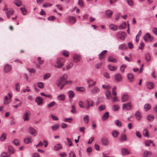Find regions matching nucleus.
Here are the masks:
<instances>
[{
  "instance_id": "obj_12",
  "label": "nucleus",
  "mask_w": 157,
  "mask_h": 157,
  "mask_svg": "<svg viewBox=\"0 0 157 157\" xmlns=\"http://www.w3.org/2000/svg\"><path fill=\"white\" fill-rule=\"evenodd\" d=\"M123 108L126 110H130L132 108V105L130 103L128 102L123 105Z\"/></svg>"
},
{
  "instance_id": "obj_22",
  "label": "nucleus",
  "mask_w": 157,
  "mask_h": 157,
  "mask_svg": "<svg viewBox=\"0 0 157 157\" xmlns=\"http://www.w3.org/2000/svg\"><path fill=\"white\" fill-rule=\"evenodd\" d=\"M62 145L60 144H58L55 145L54 147V149L56 151H58L62 149Z\"/></svg>"
},
{
  "instance_id": "obj_31",
  "label": "nucleus",
  "mask_w": 157,
  "mask_h": 157,
  "mask_svg": "<svg viewBox=\"0 0 157 157\" xmlns=\"http://www.w3.org/2000/svg\"><path fill=\"white\" fill-rule=\"evenodd\" d=\"M121 151L122 154L123 155H126L130 153V152L126 148L122 149Z\"/></svg>"
},
{
  "instance_id": "obj_19",
  "label": "nucleus",
  "mask_w": 157,
  "mask_h": 157,
  "mask_svg": "<svg viewBox=\"0 0 157 157\" xmlns=\"http://www.w3.org/2000/svg\"><path fill=\"white\" fill-rule=\"evenodd\" d=\"M36 101L38 105H41L42 104L43 99L41 98L38 97L36 98Z\"/></svg>"
},
{
  "instance_id": "obj_57",
  "label": "nucleus",
  "mask_w": 157,
  "mask_h": 157,
  "mask_svg": "<svg viewBox=\"0 0 157 157\" xmlns=\"http://www.w3.org/2000/svg\"><path fill=\"white\" fill-rule=\"evenodd\" d=\"M37 86L40 88L42 89L44 87L43 83L42 82H38L37 84Z\"/></svg>"
},
{
  "instance_id": "obj_27",
  "label": "nucleus",
  "mask_w": 157,
  "mask_h": 157,
  "mask_svg": "<svg viewBox=\"0 0 157 157\" xmlns=\"http://www.w3.org/2000/svg\"><path fill=\"white\" fill-rule=\"evenodd\" d=\"M129 99V97L127 94H124L122 97V102H125L127 101Z\"/></svg>"
},
{
  "instance_id": "obj_25",
  "label": "nucleus",
  "mask_w": 157,
  "mask_h": 157,
  "mask_svg": "<svg viewBox=\"0 0 157 157\" xmlns=\"http://www.w3.org/2000/svg\"><path fill=\"white\" fill-rule=\"evenodd\" d=\"M154 118V116L152 114H149L147 115V119L148 121L150 122L152 121Z\"/></svg>"
},
{
  "instance_id": "obj_23",
  "label": "nucleus",
  "mask_w": 157,
  "mask_h": 157,
  "mask_svg": "<svg viewBox=\"0 0 157 157\" xmlns=\"http://www.w3.org/2000/svg\"><path fill=\"white\" fill-rule=\"evenodd\" d=\"M10 102V99L7 96H6L5 97L3 101V104L5 105H6L9 104Z\"/></svg>"
},
{
  "instance_id": "obj_40",
  "label": "nucleus",
  "mask_w": 157,
  "mask_h": 157,
  "mask_svg": "<svg viewBox=\"0 0 157 157\" xmlns=\"http://www.w3.org/2000/svg\"><path fill=\"white\" fill-rule=\"evenodd\" d=\"M109 28L113 30L116 31L117 30V26L113 24L110 25Z\"/></svg>"
},
{
  "instance_id": "obj_48",
  "label": "nucleus",
  "mask_w": 157,
  "mask_h": 157,
  "mask_svg": "<svg viewBox=\"0 0 157 157\" xmlns=\"http://www.w3.org/2000/svg\"><path fill=\"white\" fill-rule=\"evenodd\" d=\"M13 143L16 146H18L20 144V142L19 140L17 139H14L13 141Z\"/></svg>"
},
{
  "instance_id": "obj_4",
  "label": "nucleus",
  "mask_w": 157,
  "mask_h": 157,
  "mask_svg": "<svg viewBox=\"0 0 157 157\" xmlns=\"http://www.w3.org/2000/svg\"><path fill=\"white\" fill-rule=\"evenodd\" d=\"M85 103L86 105L85 106V108L88 110L89 109L90 107L93 106L94 105L93 101L89 99L86 100Z\"/></svg>"
},
{
  "instance_id": "obj_44",
  "label": "nucleus",
  "mask_w": 157,
  "mask_h": 157,
  "mask_svg": "<svg viewBox=\"0 0 157 157\" xmlns=\"http://www.w3.org/2000/svg\"><path fill=\"white\" fill-rule=\"evenodd\" d=\"M143 134L145 136H149V132L147 129H144L143 131Z\"/></svg>"
},
{
  "instance_id": "obj_6",
  "label": "nucleus",
  "mask_w": 157,
  "mask_h": 157,
  "mask_svg": "<svg viewBox=\"0 0 157 157\" xmlns=\"http://www.w3.org/2000/svg\"><path fill=\"white\" fill-rule=\"evenodd\" d=\"M81 58L80 55L78 54H75L73 56V61L75 63H77L79 62Z\"/></svg>"
},
{
  "instance_id": "obj_17",
  "label": "nucleus",
  "mask_w": 157,
  "mask_h": 157,
  "mask_svg": "<svg viewBox=\"0 0 157 157\" xmlns=\"http://www.w3.org/2000/svg\"><path fill=\"white\" fill-rule=\"evenodd\" d=\"M11 66L8 64H6L4 67V71L5 72H8L11 70Z\"/></svg>"
},
{
  "instance_id": "obj_7",
  "label": "nucleus",
  "mask_w": 157,
  "mask_h": 157,
  "mask_svg": "<svg viewBox=\"0 0 157 157\" xmlns=\"http://www.w3.org/2000/svg\"><path fill=\"white\" fill-rule=\"evenodd\" d=\"M144 39L146 42L151 41L152 40L153 38L148 33H147L144 36Z\"/></svg>"
},
{
  "instance_id": "obj_38",
  "label": "nucleus",
  "mask_w": 157,
  "mask_h": 157,
  "mask_svg": "<svg viewBox=\"0 0 157 157\" xmlns=\"http://www.w3.org/2000/svg\"><path fill=\"white\" fill-rule=\"evenodd\" d=\"M126 48V45L125 44H121L119 46V49L122 50L125 49Z\"/></svg>"
},
{
  "instance_id": "obj_35",
  "label": "nucleus",
  "mask_w": 157,
  "mask_h": 157,
  "mask_svg": "<svg viewBox=\"0 0 157 157\" xmlns=\"http://www.w3.org/2000/svg\"><path fill=\"white\" fill-rule=\"evenodd\" d=\"M108 60L109 62L113 63H115L117 61V60L115 58L111 56L109 57L108 58Z\"/></svg>"
},
{
  "instance_id": "obj_47",
  "label": "nucleus",
  "mask_w": 157,
  "mask_h": 157,
  "mask_svg": "<svg viewBox=\"0 0 157 157\" xmlns=\"http://www.w3.org/2000/svg\"><path fill=\"white\" fill-rule=\"evenodd\" d=\"M144 108L146 111H147L151 108V106L149 104H146L144 106Z\"/></svg>"
},
{
  "instance_id": "obj_53",
  "label": "nucleus",
  "mask_w": 157,
  "mask_h": 157,
  "mask_svg": "<svg viewBox=\"0 0 157 157\" xmlns=\"http://www.w3.org/2000/svg\"><path fill=\"white\" fill-rule=\"evenodd\" d=\"M153 143V141L150 140H146L145 142V144L146 146H149L150 144Z\"/></svg>"
},
{
  "instance_id": "obj_5",
  "label": "nucleus",
  "mask_w": 157,
  "mask_h": 157,
  "mask_svg": "<svg viewBox=\"0 0 157 157\" xmlns=\"http://www.w3.org/2000/svg\"><path fill=\"white\" fill-rule=\"evenodd\" d=\"M127 35L124 32L120 31L118 32L117 34V36L118 38L121 40H124L126 37Z\"/></svg>"
},
{
  "instance_id": "obj_59",
  "label": "nucleus",
  "mask_w": 157,
  "mask_h": 157,
  "mask_svg": "<svg viewBox=\"0 0 157 157\" xmlns=\"http://www.w3.org/2000/svg\"><path fill=\"white\" fill-rule=\"evenodd\" d=\"M106 108V106L104 105H101L99 106V109L101 111L104 110Z\"/></svg>"
},
{
  "instance_id": "obj_15",
  "label": "nucleus",
  "mask_w": 157,
  "mask_h": 157,
  "mask_svg": "<svg viewBox=\"0 0 157 157\" xmlns=\"http://www.w3.org/2000/svg\"><path fill=\"white\" fill-rule=\"evenodd\" d=\"M107 52V50H104L99 55V58L100 60H101L102 59L105 58V55Z\"/></svg>"
},
{
  "instance_id": "obj_39",
  "label": "nucleus",
  "mask_w": 157,
  "mask_h": 157,
  "mask_svg": "<svg viewBox=\"0 0 157 157\" xmlns=\"http://www.w3.org/2000/svg\"><path fill=\"white\" fill-rule=\"evenodd\" d=\"M113 14V12L110 10H107L106 12V16L108 17H110Z\"/></svg>"
},
{
  "instance_id": "obj_20",
  "label": "nucleus",
  "mask_w": 157,
  "mask_h": 157,
  "mask_svg": "<svg viewBox=\"0 0 157 157\" xmlns=\"http://www.w3.org/2000/svg\"><path fill=\"white\" fill-rule=\"evenodd\" d=\"M135 116L138 120H140L142 117V116L140 113L139 111H137L135 113Z\"/></svg>"
},
{
  "instance_id": "obj_11",
  "label": "nucleus",
  "mask_w": 157,
  "mask_h": 157,
  "mask_svg": "<svg viewBox=\"0 0 157 157\" xmlns=\"http://www.w3.org/2000/svg\"><path fill=\"white\" fill-rule=\"evenodd\" d=\"M30 114V112L29 111H26L24 114L23 118L24 121H28L29 120V116Z\"/></svg>"
},
{
  "instance_id": "obj_24",
  "label": "nucleus",
  "mask_w": 157,
  "mask_h": 157,
  "mask_svg": "<svg viewBox=\"0 0 157 157\" xmlns=\"http://www.w3.org/2000/svg\"><path fill=\"white\" fill-rule=\"evenodd\" d=\"M109 113L108 112H105L102 116V119L103 121L106 120L109 117Z\"/></svg>"
},
{
  "instance_id": "obj_13",
  "label": "nucleus",
  "mask_w": 157,
  "mask_h": 157,
  "mask_svg": "<svg viewBox=\"0 0 157 157\" xmlns=\"http://www.w3.org/2000/svg\"><path fill=\"white\" fill-rule=\"evenodd\" d=\"M13 10L12 8H10L6 12V14L8 18H10V15H13Z\"/></svg>"
},
{
  "instance_id": "obj_9",
  "label": "nucleus",
  "mask_w": 157,
  "mask_h": 157,
  "mask_svg": "<svg viewBox=\"0 0 157 157\" xmlns=\"http://www.w3.org/2000/svg\"><path fill=\"white\" fill-rule=\"evenodd\" d=\"M29 132L30 134L33 135L34 136H36L37 134V132L36 130L32 127H30L29 128Z\"/></svg>"
},
{
  "instance_id": "obj_63",
  "label": "nucleus",
  "mask_w": 157,
  "mask_h": 157,
  "mask_svg": "<svg viewBox=\"0 0 157 157\" xmlns=\"http://www.w3.org/2000/svg\"><path fill=\"white\" fill-rule=\"evenodd\" d=\"M52 6V4H50L48 3H44L43 5V6L44 7H47L48 6Z\"/></svg>"
},
{
  "instance_id": "obj_55",
  "label": "nucleus",
  "mask_w": 157,
  "mask_h": 157,
  "mask_svg": "<svg viewBox=\"0 0 157 157\" xmlns=\"http://www.w3.org/2000/svg\"><path fill=\"white\" fill-rule=\"evenodd\" d=\"M126 67L125 65L123 64L121 65L120 67V70L122 73H123L124 71L125 68Z\"/></svg>"
},
{
  "instance_id": "obj_16",
  "label": "nucleus",
  "mask_w": 157,
  "mask_h": 157,
  "mask_svg": "<svg viewBox=\"0 0 157 157\" xmlns=\"http://www.w3.org/2000/svg\"><path fill=\"white\" fill-rule=\"evenodd\" d=\"M67 20L71 24H74L76 21L75 17L71 16L69 17Z\"/></svg>"
},
{
  "instance_id": "obj_41",
  "label": "nucleus",
  "mask_w": 157,
  "mask_h": 157,
  "mask_svg": "<svg viewBox=\"0 0 157 157\" xmlns=\"http://www.w3.org/2000/svg\"><path fill=\"white\" fill-rule=\"evenodd\" d=\"M58 99L59 100L64 101L65 100V96L64 94H61L58 96Z\"/></svg>"
},
{
  "instance_id": "obj_30",
  "label": "nucleus",
  "mask_w": 157,
  "mask_h": 157,
  "mask_svg": "<svg viewBox=\"0 0 157 157\" xmlns=\"http://www.w3.org/2000/svg\"><path fill=\"white\" fill-rule=\"evenodd\" d=\"M68 95L70 98H73L74 97L75 94L74 92L71 90L69 91L67 93Z\"/></svg>"
},
{
  "instance_id": "obj_56",
  "label": "nucleus",
  "mask_w": 157,
  "mask_h": 157,
  "mask_svg": "<svg viewBox=\"0 0 157 157\" xmlns=\"http://www.w3.org/2000/svg\"><path fill=\"white\" fill-rule=\"evenodd\" d=\"M20 10L23 14L25 15L26 14L27 11L25 8L21 7L20 8Z\"/></svg>"
},
{
  "instance_id": "obj_29",
  "label": "nucleus",
  "mask_w": 157,
  "mask_h": 157,
  "mask_svg": "<svg viewBox=\"0 0 157 157\" xmlns=\"http://www.w3.org/2000/svg\"><path fill=\"white\" fill-rule=\"evenodd\" d=\"M147 86L148 88L151 89L154 88V84L152 82H149L147 83Z\"/></svg>"
},
{
  "instance_id": "obj_45",
  "label": "nucleus",
  "mask_w": 157,
  "mask_h": 157,
  "mask_svg": "<svg viewBox=\"0 0 157 157\" xmlns=\"http://www.w3.org/2000/svg\"><path fill=\"white\" fill-rule=\"evenodd\" d=\"M83 120L84 122L86 124L88 123L89 120V117L88 115L85 116L83 118Z\"/></svg>"
},
{
  "instance_id": "obj_26",
  "label": "nucleus",
  "mask_w": 157,
  "mask_h": 157,
  "mask_svg": "<svg viewBox=\"0 0 157 157\" xmlns=\"http://www.w3.org/2000/svg\"><path fill=\"white\" fill-rule=\"evenodd\" d=\"M151 154V152L146 151H144L143 154V157H149Z\"/></svg>"
},
{
  "instance_id": "obj_8",
  "label": "nucleus",
  "mask_w": 157,
  "mask_h": 157,
  "mask_svg": "<svg viewBox=\"0 0 157 157\" xmlns=\"http://www.w3.org/2000/svg\"><path fill=\"white\" fill-rule=\"evenodd\" d=\"M114 78L116 81L118 82H120L122 80V76L119 73H117L115 75Z\"/></svg>"
},
{
  "instance_id": "obj_62",
  "label": "nucleus",
  "mask_w": 157,
  "mask_h": 157,
  "mask_svg": "<svg viewBox=\"0 0 157 157\" xmlns=\"http://www.w3.org/2000/svg\"><path fill=\"white\" fill-rule=\"evenodd\" d=\"M128 4L130 6H132L133 5V2L132 0H126Z\"/></svg>"
},
{
  "instance_id": "obj_14",
  "label": "nucleus",
  "mask_w": 157,
  "mask_h": 157,
  "mask_svg": "<svg viewBox=\"0 0 157 157\" xmlns=\"http://www.w3.org/2000/svg\"><path fill=\"white\" fill-rule=\"evenodd\" d=\"M87 83L89 84L88 86L90 88L95 85L96 81H94L92 79H89L87 81Z\"/></svg>"
},
{
  "instance_id": "obj_52",
  "label": "nucleus",
  "mask_w": 157,
  "mask_h": 157,
  "mask_svg": "<svg viewBox=\"0 0 157 157\" xmlns=\"http://www.w3.org/2000/svg\"><path fill=\"white\" fill-rule=\"evenodd\" d=\"M115 124L118 127H121L122 126L121 122L118 120H116L115 121Z\"/></svg>"
},
{
  "instance_id": "obj_60",
  "label": "nucleus",
  "mask_w": 157,
  "mask_h": 157,
  "mask_svg": "<svg viewBox=\"0 0 157 157\" xmlns=\"http://www.w3.org/2000/svg\"><path fill=\"white\" fill-rule=\"evenodd\" d=\"M102 65V63H99L95 65V67L97 69L100 68Z\"/></svg>"
},
{
  "instance_id": "obj_28",
  "label": "nucleus",
  "mask_w": 157,
  "mask_h": 157,
  "mask_svg": "<svg viewBox=\"0 0 157 157\" xmlns=\"http://www.w3.org/2000/svg\"><path fill=\"white\" fill-rule=\"evenodd\" d=\"M24 142L26 144H28L32 142V138L29 137L24 139Z\"/></svg>"
},
{
  "instance_id": "obj_2",
  "label": "nucleus",
  "mask_w": 157,
  "mask_h": 157,
  "mask_svg": "<svg viewBox=\"0 0 157 157\" xmlns=\"http://www.w3.org/2000/svg\"><path fill=\"white\" fill-rule=\"evenodd\" d=\"M65 61V60L64 59L61 58H59L55 64L54 66L57 68H61L63 66Z\"/></svg>"
},
{
  "instance_id": "obj_43",
  "label": "nucleus",
  "mask_w": 157,
  "mask_h": 157,
  "mask_svg": "<svg viewBox=\"0 0 157 157\" xmlns=\"http://www.w3.org/2000/svg\"><path fill=\"white\" fill-rule=\"evenodd\" d=\"M127 24L126 23H124L122 24L119 27V29L121 30L125 29L126 28Z\"/></svg>"
},
{
  "instance_id": "obj_50",
  "label": "nucleus",
  "mask_w": 157,
  "mask_h": 157,
  "mask_svg": "<svg viewBox=\"0 0 157 157\" xmlns=\"http://www.w3.org/2000/svg\"><path fill=\"white\" fill-rule=\"evenodd\" d=\"M150 56L149 53L146 54L145 55V58L146 61L148 62L150 60Z\"/></svg>"
},
{
  "instance_id": "obj_49",
  "label": "nucleus",
  "mask_w": 157,
  "mask_h": 157,
  "mask_svg": "<svg viewBox=\"0 0 157 157\" xmlns=\"http://www.w3.org/2000/svg\"><path fill=\"white\" fill-rule=\"evenodd\" d=\"M119 108V107L118 105H114L113 106V109L114 111H117Z\"/></svg>"
},
{
  "instance_id": "obj_18",
  "label": "nucleus",
  "mask_w": 157,
  "mask_h": 157,
  "mask_svg": "<svg viewBox=\"0 0 157 157\" xmlns=\"http://www.w3.org/2000/svg\"><path fill=\"white\" fill-rule=\"evenodd\" d=\"M119 140L121 142H125L127 140L126 135L124 134H121Z\"/></svg>"
},
{
  "instance_id": "obj_33",
  "label": "nucleus",
  "mask_w": 157,
  "mask_h": 157,
  "mask_svg": "<svg viewBox=\"0 0 157 157\" xmlns=\"http://www.w3.org/2000/svg\"><path fill=\"white\" fill-rule=\"evenodd\" d=\"M59 127V124H54V125L52 126V128L53 131H55L58 129Z\"/></svg>"
},
{
  "instance_id": "obj_1",
  "label": "nucleus",
  "mask_w": 157,
  "mask_h": 157,
  "mask_svg": "<svg viewBox=\"0 0 157 157\" xmlns=\"http://www.w3.org/2000/svg\"><path fill=\"white\" fill-rule=\"evenodd\" d=\"M116 89V87H114L112 89V94L114 96V97H112V96L110 91L108 90L106 91L105 92L106 96L107 98L109 99H113V102H115L118 101L117 97L116 96L117 94L115 91Z\"/></svg>"
},
{
  "instance_id": "obj_34",
  "label": "nucleus",
  "mask_w": 157,
  "mask_h": 157,
  "mask_svg": "<svg viewBox=\"0 0 157 157\" xmlns=\"http://www.w3.org/2000/svg\"><path fill=\"white\" fill-rule=\"evenodd\" d=\"M8 151L10 154H13L14 153V151L13 147L10 146H8Z\"/></svg>"
},
{
  "instance_id": "obj_46",
  "label": "nucleus",
  "mask_w": 157,
  "mask_h": 157,
  "mask_svg": "<svg viewBox=\"0 0 157 157\" xmlns=\"http://www.w3.org/2000/svg\"><path fill=\"white\" fill-rule=\"evenodd\" d=\"M56 104V102L54 101H53L48 104L47 105L48 108H50L52 106H54Z\"/></svg>"
},
{
  "instance_id": "obj_32",
  "label": "nucleus",
  "mask_w": 157,
  "mask_h": 157,
  "mask_svg": "<svg viewBox=\"0 0 157 157\" xmlns=\"http://www.w3.org/2000/svg\"><path fill=\"white\" fill-rule=\"evenodd\" d=\"M128 78L129 81L130 82H132L134 79V76L133 74H129L127 76Z\"/></svg>"
},
{
  "instance_id": "obj_51",
  "label": "nucleus",
  "mask_w": 157,
  "mask_h": 157,
  "mask_svg": "<svg viewBox=\"0 0 157 157\" xmlns=\"http://www.w3.org/2000/svg\"><path fill=\"white\" fill-rule=\"evenodd\" d=\"M119 134V132L117 131H114L112 133V135L115 137H117Z\"/></svg>"
},
{
  "instance_id": "obj_64",
  "label": "nucleus",
  "mask_w": 157,
  "mask_h": 157,
  "mask_svg": "<svg viewBox=\"0 0 157 157\" xmlns=\"http://www.w3.org/2000/svg\"><path fill=\"white\" fill-rule=\"evenodd\" d=\"M62 54L65 56L68 57L69 55V52L67 51H65L63 52Z\"/></svg>"
},
{
  "instance_id": "obj_36",
  "label": "nucleus",
  "mask_w": 157,
  "mask_h": 157,
  "mask_svg": "<svg viewBox=\"0 0 157 157\" xmlns=\"http://www.w3.org/2000/svg\"><path fill=\"white\" fill-rule=\"evenodd\" d=\"M100 91V89L97 87H95L93 90H91V93L93 94L97 93Z\"/></svg>"
},
{
  "instance_id": "obj_37",
  "label": "nucleus",
  "mask_w": 157,
  "mask_h": 157,
  "mask_svg": "<svg viewBox=\"0 0 157 157\" xmlns=\"http://www.w3.org/2000/svg\"><path fill=\"white\" fill-rule=\"evenodd\" d=\"M6 134L5 132L3 133L0 137V139L1 141H3L6 138Z\"/></svg>"
},
{
  "instance_id": "obj_61",
  "label": "nucleus",
  "mask_w": 157,
  "mask_h": 157,
  "mask_svg": "<svg viewBox=\"0 0 157 157\" xmlns=\"http://www.w3.org/2000/svg\"><path fill=\"white\" fill-rule=\"evenodd\" d=\"M69 157H76L75 153L73 151H71L69 154Z\"/></svg>"
},
{
  "instance_id": "obj_10",
  "label": "nucleus",
  "mask_w": 157,
  "mask_h": 157,
  "mask_svg": "<svg viewBox=\"0 0 157 157\" xmlns=\"http://www.w3.org/2000/svg\"><path fill=\"white\" fill-rule=\"evenodd\" d=\"M101 141L102 144L105 146H108L109 144V141L106 137L102 138Z\"/></svg>"
},
{
  "instance_id": "obj_58",
  "label": "nucleus",
  "mask_w": 157,
  "mask_h": 157,
  "mask_svg": "<svg viewBox=\"0 0 157 157\" xmlns=\"http://www.w3.org/2000/svg\"><path fill=\"white\" fill-rule=\"evenodd\" d=\"M15 89L17 91H19L20 88V84L19 83H17L15 84Z\"/></svg>"
},
{
  "instance_id": "obj_42",
  "label": "nucleus",
  "mask_w": 157,
  "mask_h": 157,
  "mask_svg": "<svg viewBox=\"0 0 157 157\" xmlns=\"http://www.w3.org/2000/svg\"><path fill=\"white\" fill-rule=\"evenodd\" d=\"M14 3L17 6H20L21 5V1L18 0L14 1Z\"/></svg>"
},
{
  "instance_id": "obj_54",
  "label": "nucleus",
  "mask_w": 157,
  "mask_h": 157,
  "mask_svg": "<svg viewBox=\"0 0 157 157\" xmlns=\"http://www.w3.org/2000/svg\"><path fill=\"white\" fill-rule=\"evenodd\" d=\"M76 90L78 91L83 92L85 91V89L84 87H78L76 88Z\"/></svg>"
},
{
  "instance_id": "obj_21",
  "label": "nucleus",
  "mask_w": 157,
  "mask_h": 157,
  "mask_svg": "<svg viewBox=\"0 0 157 157\" xmlns=\"http://www.w3.org/2000/svg\"><path fill=\"white\" fill-rule=\"evenodd\" d=\"M108 69L111 71H114L117 70V68L116 67L113 66L110 64H109L108 66Z\"/></svg>"
},
{
  "instance_id": "obj_3",
  "label": "nucleus",
  "mask_w": 157,
  "mask_h": 157,
  "mask_svg": "<svg viewBox=\"0 0 157 157\" xmlns=\"http://www.w3.org/2000/svg\"><path fill=\"white\" fill-rule=\"evenodd\" d=\"M68 75L66 74H64L62 76L61 78L58 80L57 83V86L59 87L64 82L67 78Z\"/></svg>"
}]
</instances>
